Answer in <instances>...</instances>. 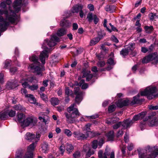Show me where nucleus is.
Wrapping results in <instances>:
<instances>
[{"label": "nucleus", "instance_id": "20", "mask_svg": "<svg viewBox=\"0 0 158 158\" xmlns=\"http://www.w3.org/2000/svg\"><path fill=\"white\" fill-rule=\"evenodd\" d=\"M21 0H15L13 4V7L15 10V12H18L20 9L22 4Z\"/></svg>", "mask_w": 158, "mask_h": 158}, {"label": "nucleus", "instance_id": "58", "mask_svg": "<svg viewBox=\"0 0 158 158\" xmlns=\"http://www.w3.org/2000/svg\"><path fill=\"white\" fill-rule=\"evenodd\" d=\"M149 107V109L151 110H156L158 109V106H153L151 105Z\"/></svg>", "mask_w": 158, "mask_h": 158}, {"label": "nucleus", "instance_id": "62", "mask_svg": "<svg viewBox=\"0 0 158 158\" xmlns=\"http://www.w3.org/2000/svg\"><path fill=\"white\" fill-rule=\"evenodd\" d=\"M123 134V131H122V130L119 131L118 132L117 134V137H120Z\"/></svg>", "mask_w": 158, "mask_h": 158}, {"label": "nucleus", "instance_id": "30", "mask_svg": "<svg viewBox=\"0 0 158 158\" xmlns=\"http://www.w3.org/2000/svg\"><path fill=\"white\" fill-rule=\"evenodd\" d=\"M140 94H138L137 96H135L133 98V100L131 101V105H132L138 103L140 102L139 97Z\"/></svg>", "mask_w": 158, "mask_h": 158}, {"label": "nucleus", "instance_id": "43", "mask_svg": "<svg viewBox=\"0 0 158 158\" xmlns=\"http://www.w3.org/2000/svg\"><path fill=\"white\" fill-rule=\"evenodd\" d=\"M7 111L8 115L9 116L11 117H13L15 115V111L12 110H11L10 111H9V110H7Z\"/></svg>", "mask_w": 158, "mask_h": 158}, {"label": "nucleus", "instance_id": "35", "mask_svg": "<svg viewBox=\"0 0 158 158\" xmlns=\"http://www.w3.org/2000/svg\"><path fill=\"white\" fill-rule=\"evenodd\" d=\"M13 107L15 110L17 111H24L25 110L24 107L20 104L15 105Z\"/></svg>", "mask_w": 158, "mask_h": 158}, {"label": "nucleus", "instance_id": "19", "mask_svg": "<svg viewBox=\"0 0 158 158\" xmlns=\"http://www.w3.org/2000/svg\"><path fill=\"white\" fill-rule=\"evenodd\" d=\"M104 143V140L102 138L98 142L97 140H94L92 142V147L93 149H96L97 148L98 144L99 148H100Z\"/></svg>", "mask_w": 158, "mask_h": 158}, {"label": "nucleus", "instance_id": "5", "mask_svg": "<svg viewBox=\"0 0 158 158\" xmlns=\"http://www.w3.org/2000/svg\"><path fill=\"white\" fill-rule=\"evenodd\" d=\"M17 121L21 123V126L24 127L30 125L33 126L36 123L35 120L32 117H29L25 119V115L22 113H18L17 114Z\"/></svg>", "mask_w": 158, "mask_h": 158}, {"label": "nucleus", "instance_id": "2", "mask_svg": "<svg viewBox=\"0 0 158 158\" xmlns=\"http://www.w3.org/2000/svg\"><path fill=\"white\" fill-rule=\"evenodd\" d=\"M11 2L10 1L7 0L6 2H2L0 4V8H4L6 7L9 8L8 10H6L3 11V10H0L2 11V14L1 15L4 14L6 16V19L4 20L6 22H9V25L10 23H17L18 21L17 19L18 16L16 14V13L14 11H12L10 10V8L9 6V5L10 4Z\"/></svg>", "mask_w": 158, "mask_h": 158}, {"label": "nucleus", "instance_id": "11", "mask_svg": "<svg viewBox=\"0 0 158 158\" xmlns=\"http://www.w3.org/2000/svg\"><path fill=\"white\" fill-rule=\"evenodd\" d=\"M148 125L150 126H157L158 124V122L156 120L155 117L153 116H150L148 117H146L143 120V121H148Z\"/></svg>", "mask_w": 158, "mask_h": 158}, {"label": "nucleus", "instance_id": "12", "mask_svg": "<svg viewBox=\"0 0 158 158\" xmlns=\"http://www.w3.org/2000/svg\"><path fill=\"white\" fill-rule=\"evenodd\" d=\"M35 80V77L29 76L27 78H24L20 81V82L22 83V86L25 88L28 86V84L27 81L30 82H35L34 80Z\"/></svg>", "mask_w": 158, "mask_h": 158}, {"label": "nucleus", "instance_id": "27", "mask_svg": "<svg viewBox=\"0 0 158 158\" xmlns=\"http://www.w3.org/2000/svg\"><path fill=\"white\" fill-rule=\"evenodd\" d=\"M114 54L113 52L111 53L109 58L107 60V63L110 65H114L115 62L114 60Z\"/></svg>", "mask_w": 158, "mask_h": 158}, {"label": "nucleus", "instance_id": "47", "mask_svg": "<svg viewBox=\"0 0 158 158\" xmlns=\"http://www.w3.org/2000/svg\"><path fill=\"white\" fill-rule=\"evenodd\" d=\"M65 93L67 95L69 96L72 95V91L70 90L68 87H66L65 88Z\"/></svg>", "mask_w": 158, "mask_h": 158}, {"label": "nucleus", "instance_id": "64", "mask_svg": "<svg viewBox=\"0 0 158 158\" xmlns=\"http://www.w3.org/2000/svg\"><path fill=\"white\" fill-rule=\"evenodd\" d=\"M133 144L132 143H130L128 145L127 149L129 151H130L133 149Z\"/></svg>", "mask_w": 158, "mask_h": 158}, {"label": "nucleus", "instance_id": "51", "mask_svg": "<svg viewBox=\"0 0 158 158\" xmlns=\"http://www.w3.org/2000/svg\"><path fill=\"white\" fill-rule=\"evenodd\" d=\"M11 61L9 60H7L6 61L5 63V65L4 66V68H7L10 65Z\"/></svg>", "mask_w": 158, "mask_h": 158}, {"label": "nucleus", "instance_id": "1", "mask_svg": "<svg viewBox=\"0 0 158 158\" xmlns=\"http://www.w3.org/2000/svg\"><path fill=\"white\" fill-rule=\"evenodd\" d=\"M66 33V31L64 28L60 29L58 31L57 34H55L52 36L50 40H45L42 45V48L43 50L40 53V59L44 64L45 63V60L46 58L48 56L49 52L50 50L48 47H51L54 46L56 44V42L59 41V38L56 36L57 35L58 36H61Z\"/></svg>", "mask_w": 158, "mask_h": 158}, {"label": "nucleus", "instance_id": "63", "mask_svg": "<svg viewBox=\"0 0 158 158\" xmlns=\"http://www.w3.org/2000/svg\"><path fill=\"white\" fill-rule=\"evenodd\" d=\"M73 30H76L78 28V25L76 23H73Z\"/></svg>", "mask_w": 158, "mask_h": 158}, {"label": "nucleus", "instance_id": "23", "mask_svg": "<svg viewBox=\"0 0 158 158\" xmlns=\"http://www.w3.org/2000/svg\"><path fill=\"white\" fill-rule=\"evenodd\" d=\"M16 81L13 80L11 81H9L7 85V88L9 89H14L18 86Z\"/></svg>", "mask_w": 158, "mask_h": 158}, {"label": "nucleus", "instance_id": "52", "mask_svg": "<svg viewBox=\"0 0 158 158\" xmlns=\"http://www.w3.org/2000/svg\"><path fill=\"white\" fill-rule=\"evenodd\" d=\"M4 75L3 73L1 72L0 73V83H3L4 82Z\"/></svg>", "mask_w": 158, "mask_h": 158}, {"label": "nucleus", "instance_id": "49", "mask_svg": "<svg viewBox=\"0 0 158 158\" xmlns=\"http://www.w3.org/2000/svg\"><path fill=\"white\" fill-rule=\"evenodd\" d=\"M152 154V158H155L158 155V148H156V150Z\"/></svg>", "mask_w": 158, "mask_h": 158}, {"label": "nucleus", "instance_id": "37", "mask_svg": "<svg viewBox=\"0 0 158 158\" xmlns=\"http://www.w3.org/2000/svg\"><path fill=\"white\" fill-rule=\"evenodd\" d=\"M42 151L43 152L46 153L48 150V144L46 143H44L42 145Z\"/></svg>", "mask_w": 158, "mask_h": 158}, {"label": "nucleus", "instance_id": "42", "mask_svg": "<svg viewBox=\"0 0 158 158\" xmlns=\"http://www.w3.org/2000/svg\"><path fill=\"white\" fill-rule=\"evenodd\" d=\"M40 96L41 98L45 102H48V98L47 97V96L45 95L44 94H43L42 93H40Z\"/></svg>", "mask_w": 158, "mask_h": 158}, {"label": "nucleus", "instance_id": "21", "mask_svg": "<svg viewBox=\"0 0 158 158\" xmlns=\"http://www.w3.org/2000/svg\"><path fill=\"white\" fill-rule=\"evenodd\" d=\"M146 114V112H142L139 114L134 116L132 120V122L134 123L135 121L143 118L145 117Z\"/></svg>", "mask_w": 158, "mask_h": 158}, {"label": "nucleus", "instance_id": "53", "mask_svg": "<svg viewBox=\"0 0 158 158\" xmlns=\"http://www.w3.org/2000/svg\"><path fill=\"white\" fill-rule=\"evenodd\" d=\"M105 64V62L103 61H100L98 62L97 65L99 67H103Z\"/></svg>", "mask_w": 158, "mask_h": 158}, {"label": "nucleus", "instance_id": "13", "mask_svg": "<svg viewBox=\"0 0 158 158\" xmlns=\"http://www.w3.org/2000/svg\"><path fill=\"white\" fill-rule=\"evenodd\" d=\"M91 124L88 123L83 128V131L85 133V135H88V137H92L95 135L94 134L93 132L90 131V127Z\"/></svg>", "mask_w": 158, "mask_h": 158}, {"label": "nucleus", "instance_id": "10", "mask_svg": "<svg viewBox=\"0 0 158 158\" xmlns=\"http://www.w3.org/2000/svg\"><path fill=\"white\" fill-rule=\"evenodd\" d=\"M74 93L76 95L75 101L77 103L79 104L82 100L83 93L79 91V88L77 86L74 88Z\"/></svg>", "mask_w": 158, "mask_h": 158}, {"label": "nucleus", "instance_id": "9", "mask_svg": "<svg viewBox=\"0 0 158 158\" xmlns=\"http://www.w3.org/2000/svg\"><path fill=\"white\" fill-rule=\"evenodd\" d=\"M36 142L32 143L27 148V152L23 158H33V152L36 146Z\"/></svg>", "mask_w": 158, "mask_h": 158}, {"label": "nucleus", "instance_id": "39", "mask_svg": "<svg viewBox=\"0 0 158 158\" xmlns=\"http://www.w3.org/2000/svg\"><path fill=\"white\" fill-rule=\"evenodd\" d=\"M148 17L151 20H153L155 19L158 18V15H157L156 14L152 13H150L148 15Z\"/></svg>", "mask_w": 158, "mask_h": 158}, {"label": "nucleus", "instance_id": "6", "mask_svg": "<svg viewBox=\"0 0 158 158\" xmlns=\"http://www.w3.org/2000/svg\"><path fill=\"white\" fill-rule=\"evenodd\" d=\"M135 44L131 43L125 47V48L123 49L120 52V54L123 57L128 55L129 53L132 56H135L137 54L135 51H134L135 48Z\"/></svg>", "mask_w": 158, "mask_h": 158}, {"label": "nucleus", "instance_id": "31", "mask_svg": "<svg viewBox=\"0 0 158 158\" xmlns=\"http://www.w3.org/2000/svg\"><path fill=\"white\" fill-rule=\"evenodd\" d=\"M108 154L107 152H105L103 155V151L100 150L98 152V157L99 158H107Z\"/></svg>", "mask_w": 158, "mask_h": 158}, {"label": "nucleus", "instance_id": "7", "mask_svg": "<svg viewBox=\"0 0 158 158\" xmlns=\"http://www.w3.org/2000/svg\"><path fill=\"white\" fill-rule=\"evenodd\" d=\"M156 87L150 86L147 87L143 91L140 92L141 96H146L148 99H151L156 96Z\"/></svg>", "mask_w": 158, "mask_h": 158}, {"label": "nucleus", "instance_id": "57", "mask_svg": "<svg viewBox=\"0 0 158 158\" xmlns=\"http://www.w3.org/2000/svg\"><path fill=\"white\" fill-rule=\"evenodd\" d=\"M111 39L112 41L116 43H117L118 42V40L114 35H112L111 36Z\"/></svg>", "mask_w": 158, "mask_h": 158}, {"label": "nucleus", "instance_id": "8", "mask_svg": "<svg viewBox=\"0 0 158 158\" xmlns=\"http://www.w3.org/2000/svg\"><path fill=\"white\" fill-rule=\"evenodd\" d=\"M158 56L157 53H154L145 57L142 60L143 63H147L151 61H153L155 63H158Z\"/></svg>", "mask_w": 158, "mask_h": 158}, {"label": "nucleus", "instance_id": "36", "mask_svg": "<svg viewBox=\"0 0 158 158\" xmlns=\"http://www.w3.org/2000/svg\"><path fill=\"white\" fill-rule=\"evenodd\" d=\"M66 149L67 151L69 153L73 150V147L72 144L68 143L66 145Z\"/></svg>", "mask_w": 158, "mask_h": 158}, {"label": "nucleus", "instance_id": "15", "mask_svg": "<svg viewBox=\"0 0 158 158\" xmlns=\"http://www.w3.org/2000/svg\"><path fill=\"white\" fill-rule=\"evenodd\" d=\"M73 134L74 137L77 139H84L88 137V135L81 133L79 131H74Z\"/></svg>", "mask_w": 158, "mask_h": 158}, {"label": "nucleus", "instance_id": "55", "mask_svg": "<svg viewBox=\"0 0 158 158\" xmlns=\"http://www.w3.org/2000/svg\"><path fill=\"white\" fill-rule=\"evenodd\" d=\"M121 125H122V122H119L118 123H116L113 126V128L114 129H117Z\"/></svg>", "mask_w": 158, "mask_h": 158}, {"label": "nucleus", "instance_id": "44", "mask_svg": "<svg viewBox=\"0 0 158 158\" xmlns=\"http://www.w3.org/2000/svg\"><path fill=\"white\" fill-rule=\"evenodd\" d=\"M116 106L114 105H112L109 106L108 108V110L110 113L114 111L115 109Z\"/></svg>", "mask_w": 158, "mask_h": 158}, {"label": "nucleus", "instance_id": "4", "mask_svg": "<svg viewBox=\"0 0 158 158\" xmlns=\"http://www.w3.org/2000/svg\"><path fill=\"white\" fill-rule=\"evenodd\" d=\"M75 104H73L67 109L68 112L70 113L72 111L71 115L67 113H64L67 118L66 121L69 123H74L75 121V119L78 118L81 115L77 108L75 107Z\"/></svg>", "mask_w": 158, "mask_h": 158}, {"label": "nucleus", "instance_id": "34", "mask_svg": "<svg viewBox=\"0 0 158 158\" xmlns=\"http://www.w3.org/2000/svg\"><path fill=\"white\" fill-rule=\"evenodd\" d=\"M106 136L109 141H113L114 137L113 131H110L107 135Z\"/></svg>", "mask_w": 158, "mask_h": 158}, {"label": "nucleus", "instance_id": "46", "mask_svg": "<svg viewBox=\"0 0 158 158\" xmlns=\"http://www.w3.org/2000/svg\"><path fill=\"white\" fill-rule=\"evenodd\" d=\"M105 35V34L104 33H103L101 31L99 32L98 33V36L96 37L98 38H99L100 40L102 38L103 36Z\"/></svg>", "mask_w": 158, "mask_h": 158}, {"label": "nucleus", "instance_id": "24", "mask_svg": "<svg viewBox=\"0 0 158 158\" xmlns=\"http://www.w3.org/2000/svg\"><path fill=\"white\" fill-rule=\"evenodd\" d=\"M83 6L82 5H76L73 7L71 11L73 13H77L81 9H83Z\"/></svg>", "mask_w": 158, "mask_h": 158}, {"label": "nucleus", "instance_id": "50", "mask_svg": "<svg viewBox=\"0 0 158 158\" xmlns=\"http://www.w3.org/2000/svg\"><path fill=\"white\" fill-rule=\"evenodd\" d=\"M29 88L31 90H34L37 89L38 88L37 85H33L29 87Z\"/></svg>", "mask_w": 158, "mask_h": 158}, {"label": "nucleus", "instance_id": "25", "mask_svg": "<svg viewBox=\"0 0 158 158\" xmlns=\"http://www.w3.org/2000/svg\"><path fill=\"white\" fill-rule=\"evenodd\" d=\"M98 117L97 114H94L91 116H85L81 117L80 118V121H87L89 119H95L98 118Z\"/></svg>", "mask_w": 158, "mask_h": 158}, {"label": "nucleus", "instance_id": "17", "mask_svg": "<svg viewBox=\"0 0 158 158\" xmlns=\"http://www.w3.org/2000/svg\"><path fill=\"white\" fill-rule=\"evenodd\" d=\"M90 71L87 69H83L82 73L83 74V77H86L87 81H89L93 77V75L90 74Z\"/></svg>", "mask_w": 158, "mask_h": 158}, {"label": "nucleus", "instance_id": "14", "mask_svg": "<svg viewBox=\"0 0 158 158\" xmlns=\"http://www.w3.org/2000/svg\"><path fill=\"white\" fill-rule=\"evenodd\" d=\"M87 19L89 22H92L93 20L94 23L97 24L99 21V19L98 18L96 15H93L92 13H89L87 15Z\"/></svg>", "mask_w": 158, "mask_h": 158}, {"label": "nucleus", "instance_id": "48", "mask_svg": "<svg viewBox=\"0 0 158 158\" xmlns=\"http://www.w3.org/2000/svg\"><path fill=\"white\" fill-rule=\"evenodd\" d=\"M17 70V69L15 67H11L10 69V72L11 74H14Z\"/></svg>", "mask_w": 158, "mask_h": 158}, {"label": "nucleus", "instance_id": "29", "mask_svg": "<svg viewBox=\"0 0 158 158\" xmlns=\"http://www.w3.org/2000/svg\"><path fill=\"white\" fill-rule=\"evenodd\" d=\"M35 137V135L32 133H27L25 136V139L29 141H31Z\"/></svg>", "mask_w": 158, "mask_h": 158}, {"label": "nucleus", "instance_id": "16", "mask_svg": "<svg viewBox=\"0 0 158 158\" xmlns=\"http://www.w3.org/2000/svg\"><path fill=\"white\" fill-rule=\"evenodd\" d=\"M131 104V101L127 98L123 100H119L117 104L118 107H122L124 106Z\"/></svg>", "mask_w": 158, "mask_h": 158}, {"label": "nucleus", "instance_id": "45", "mask_svg": "<svg viewBox=\"0 0 158 158\" xmlns=\"http://www.w3.org/2000/svg\"><path fill=\"white\" fill-rule=\"evenodd\" d=\"M64 133L65 134L68 136H71L72 134L70 131L68 129H65L64 130Z\"/></svg>", "mask_w": 158, "mask_h": 158}, {"label": "nucleus", "instance_id": "28", "mask_svg": "<svg viewBox=\"0 0 158 158\" xmlns=\"http://www.w3.org/2000/svg\"><path fill=\"white\" fill-rule=\"evenodd\" d=\"M26 97L28 98V101L31 103L33 104H35L36 103V99L33 95L31 94L26 95Z\"/></svg>", "mask_w": 158, "mask_h": 158}, {"label": "nucleus", "instance_id": "56", "mask_svg": "<svg viewBox=\"0 0 158 158\" xmlns=\"http://www.w3.org/2000/svg\"><path fill=\"white\" fill-rule=\"evenodd\" d=\"M73 156L75 158H78L80 156V153L78 151H76L73 154Z\"/></svg>", "mask_w": 158, "mask_h": 158}, {"label": "nucleus", "instance_id": "61", "mask_svg": "<svg viewBox=\"0 0 158 158\" xmlns=\"http://www.w3.org/2000/svg\"><path fill=\"white\" fill-rule=\"evenodd\" d=\"M124 140L126 143H127L128 141V135L127 133H126L124 137Z\"/></svg>", "mask_w": 158, "mask_h": 158}, {"label": "nucleus", "instance_id": "54", "mask_svg": "<svg viewBox=\"0 0 158 158\" xmlns=\"http://www.w3.org/2000/svg\"><path fill=\"white\" fill-rule=\"evenodd\" d=\"M87 7L90 11H93L94 10V6L91 4H89L88 5Z\"/></svg>", "mask_w": 158, "mask_h": 158}, {"label": "nucleus", "instance_id": "22", "mask_svg": "<svg viewBox=\"0 0 158 158\" xmlns=\"http://www.w3.org/2000/svg\"><path fill=\"white\" fill-rule=\"evenodd\" d=\"M133 123L132 120L130 119H127L122 123V125L123 128H127L130 127Z\"/></svg>", "mask_w": 158, "mask_h": 158}, {"label": "nucleus", "instance_id": "18", "mask_svg": "<svg viewBox=\"0 0 158 158\" xmlns=\"http://www.w3.org/2000/svg\"><path fill=\"white\" fill-rule=\"evenodd\" d=\"M83 149L84 151L87 152L86 156L88 157H89L94 153V152L91 151L90 149V145L89 144H86L84 145L83 146Z\"/></svg>", "mask_w": 158, "mask_h": 158}, {"label": "nucleus", "instance_id": "41", "mask_svg": "<svg viewBox=\"0 0 158 158\" xmlns=\"http://www.w3.org/2000/svg\"><path fill=\"white\" fill-rule=\"evenodd\" d=\"M144 29L146 33H149L152 31L153 27L152 26L148 27V26H146L145 27Z\"/></svg>", "mask_w": 158, "mask_h": 158}, {"label": "nucleus", "instance_id": "33", "mask_svg": "<svg viewBox=\"0 0 158 158\" xmlns=\"http://www.w3.org/2000/svg\"><path fill=\"white\" fill-rule=\"evenodd\" d=\"M119 120L118 118H114L111 119H108L106 121V123L108 124H111L115 123Z\"/></svg>", "mask_w": 158, "mask_h": 158}, {"label": "nucleus", "instance_id": "59", "mask_svg": "<svg viewBox=\"0 0 158 158\" xmlns=\"http://www.w3.org/2000/svg\"><path fill=\"white\" fill-rule=\"evenodd\" d=\"M106 23H107V20L106 19H105L104 20V22L103 23V26L104 27L106 28L107 29V30L110 32H111L112 31V30H110V29H109L106 26Z\"/></svg>", "mask_w": 158, "mask_h": 158}, {"label": "nucleus", "instance_id": "26", "mask_svg": "<svg viewBox=\"0 0 158 158\" xmlns=\"http://www.w3.org/2000/svg\"><path fill=\"white\" fill-rule=\"evenodd\" d=\"M77 85L81 86L82 89H85L88 87V85L85 82L84 80H81L79 83H77Z\"/></svg>", "mask_w": 158, "mask_h": 158}, {"label": "nucleus", "instance_id": "32", "mask_svg": "<svg viewBox=\"0 0 158 158\" xmlns=\"http://www.w3.org/2000/svg\"><path fill=\"white\" fill-rule=\"evenodd\" d=\"M52 105L55 106L58 105L59 103V101L58 99L56 98H52L50 100Z\"/></svg>", "mask_w": 158, "mask_h": 158}, {"label": "nucleus", "instance_id": "60", "mask_svg": "<svg viewBox=\"0 0 158 158\" xmlns=\"http://www.w3.org/2000/svg\"><path fill=\"white\" fill-rule=\"evenodd\" d=\"M59 150L61 152L62 155H63L65 150L64 147L62 145H61L60 147Z\"/></svg>", "mask_w": 158, "mask_h": 158}, {"label": "nucleus", "instance_id": "40", "mask_svg": "<svg viewBox=\"0 0 158 158\" xmlns=\"http://www.w3.org/2000/svg\"><path fill=\"white\" fill-rule=\"evenodd\" d=\"M99 41V39L97 37L94 38L90 42L91 45H93L96 44Z\"/></svg>", "mask_w": 158, "mask_h": 158}, {"label": "nucleus", "instance_id": "38", "mask_svg": "<svg viewBox=\"0 0 158 158\" xmlns=\"http://www.w3.org/2000/svg\"><path fill=\"white\" fill-rule=\"evenodd\" d=\"M8 114L7 110L0 113V119H5L7 117Z\"/></svg>", "mask_w": 158, "mask_h": 158}, {"label": "nucleus", "instance_id": "3", "mask_svg": "<svg viewBox=\"0 0 158 158\" xmlns=\"http://www.w3.org/2000/svg\"><path fill=\"white\" fill-rule=\"evenodd\" d=\"M29 59L33 63L29 65L28 69L32 72L36 73L38 75L42 76V72L44 70V68L43 65H40V63L38 62V57L33 55L29 57Z\"/></svg>", "mask_w": 158, "mask_h": 158}]
</instances>
